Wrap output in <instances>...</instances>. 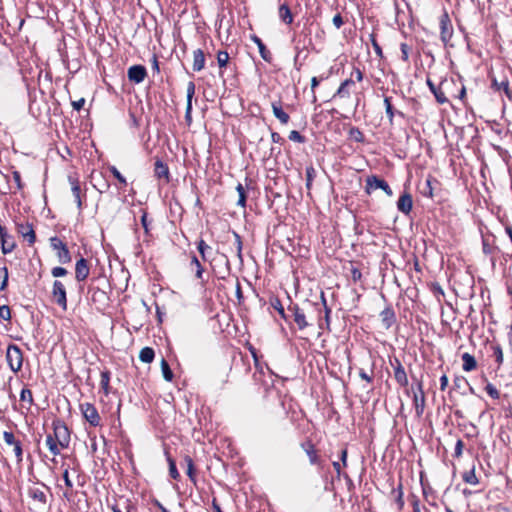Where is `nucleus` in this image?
Returning <instances> with one entry per match:
<instances>
[{"instance_id": "72a5a7b5", "label": "nucleus", "mask_w": 512, "mask_h": 512, "mask_svg": "<svg viewBox=\"0 0 512 512\" xmlns=\"http://www.w3.org/2000/svg\"><path fill=\"white\" fill-rule=\"evenodd\" d=\"M46 445L48 446L50 452L53 455L60 454V449H62L59 444L57 443V440L55 439L53 434H48L46 437Z\"/></svg>"}, {"instance_id": "e2e57ef3", "label": "nucleus", "mask_w": 512, "mask_h": 512, "mask_svg": "<svg viewBox=\"0 0 512 512\" xmlns=\"http://www.w3.org/2000/svg\"><path fill=\"white\" fill-rule=\"evenodd\" d=\"M431 291L434 294V296H436V297L444 296V291H443L442 287L440 286V284H438V283L431 284Z\"/></svg>"}, {"instance_id": "37998d69", "label": "nucleus", "mask_w": 512, "mask_h": 512, "mask_svg": "<svg viewBox=\"0 0 512 512\" xmlns=\"http://www.w3.org/2000/svg\"><path fill=\"white\" fill-rule=\"evenodd\" d=\"M20 400L22 402H27L29 407L33 405L34 401L32 391L29 388H23L20 393Z\"/></svg>"}, {"instance_id": "c85d7f7f", "label": "nucleus", "mask_w": 512, "mask_h": 512, "mask_svg": "<svg viewBox=\"0 0 512 512\" xmlns=\"http://www.w3.org/2000/svg\"><path fill=\"white\" fill-rule=\"evenodd\" d=\"M279 18L286 24H291L293 22V15L286 3H283L279 6L278 9Z\"/></svg>"}, {"instance_id": "a211bd4d", "label": "nucleus", "mask_w": 512, "mask_h": 512, "mask_svg": "<svg viewBox=\"0 0 512 512\" xmlns=\"http://www.w3.org/2000/svg\"><path fill=\"white\" fill-rule=\"evenodd\" d=\"M154 174L158 179H164L165 183L170 181V172L167 164L160 159H157L154 163Z\"/></svg>"}, {"instance_id": "f3484780", "label": "nucleus", "mask_w": 512, "mask_h": 512, "mask_svg": "<svg viewBox=\"0 0 512 512\" xmlns=\"http://www.w3.org/2000/svg\"><path fill=\"white\" fill-rule=\"evenodd\" d=\"M413 207V200L412 196L408 192H404L397 201V209L405 214L408 215L412 211Z\"/></svg>"}, {"instance_id": "cd10ccee", "label": "nucleus", "mask_w": 512, "mask_h": 512, "mask_svg": "<svg viewBox=\"0 0 512 512\" xmlns=\"http://www.w3.org/2000/svg\"><path fill=\"white\" fill-rule=\"evenodd\" d=\"M321 300H322V305L324 308L325 315H324V323L322 322V318L320 317L319 321H318V326L320 329H324V327L326 329H329L331 309L326 304V299H325L323 292L321 293Z\"/></svg>"}, {"instance_id": "2f4dec72", "label": "nucleus", "mask_w": 512, "mask_h": 512, "mask_svg": "<svg viewBox=\"0 0 512 512\" xmlns=\"http://www.w3.org/2000/svg\"><path fill=\"white\" fill-rule=\"evenodd\" d=\"M269 303H270V306L279 313V315L282 319H284V320L288 319V316L285 313L284 307L278 297H271Z\"/></svg>"}, {"instance_id": "4c0bfd02", "label": "nucleus", "mask_w": 512, "mask_h": 512, "mask_svg": "<svg viewBox=\"0 0 512 512\" xmlns=\"http://www.w3.org/2000/svg\"><path fill=\"white\" fill-rule=\"evenodd\" d=\"M186 465H187V471L186 474L189 477V479L195 484L196 483V476H195V467L194 462L190 456H185L184 458Z\"/></svg>"}, {"instance_id": "473e14b6", "label": "nucleus", "mask_w": 512, "mask_h": 512, "mask_svg": "<svg viewBox=\"0 0 512 512\" xmlns=\"http://www.w3.org/2000/svg\"><path fill=\"white\" fill-rule=\"evenodd\" d=\"M155 352L151 347H144L140 350L139 359L144 363H151L154 360Z\"/></svg>"}, {"instance_id": "412c9836", "label": "nucleus", "mask_w": 512, "mask_h": 512, "mask_svg": "<svg viewBox=\"0 0 512 512\" xmlns=\"http://www.w3.org/2000/svg\"><path fill=\"white\" fill-rule=\"evenodd\" d=\"M0 241L3 254L11 253L16 247L13 238L8 234L6 228L0 233Z\"/></svg>"}, {"instance_id": "5701e85b", "label": "nucleus", "mask_w": 512, "mask_h": 512, "mask_svg": "<svg viewBox=\"0 0 512 512\" xmlns=\"http://www.w3.org/2000/svg\"><path fill=\"white\" fill-rule=\"evenodd\" d=\"M380 317H381V322H382V326L385 328V329H389L392 327V325L395 323L396 321V315H395V312L394 310L391 308V307H387L385 308L381 313H380Z\"/></svg>"}, {"instance_id": "79ce46f5", "label": "nucleus", "mask_w": 512, "mask_h": 512, "mask_svg": "<svg viewBox=\"0 0 512 512\" xmlns=\"http://www.w3.org/2000/svg\"><path fill=\"white\" fill-rule=\"evenodd\" d=\"M305 172H306V188L310 190L312 187V182H313L314 178L316 177V170L313 167V165H310V166L306 167Z\"/></svg>"}, {"instance_id": "bb28decb", "label": "nucleus", "mask_w": 512, "mask_h": 512, "mask_svg": "<svg viewBox=\"0 0 512 512\" xmlns=\"http://www.w3.org/2000/svg\"><path fill=\"white\" fill-rule=\"evenodd\" d=\"M461 359L463 362L462 369L465 372H470V371H473L476 369L477 362L473 355H471L469 353H464V354H462Z\"/></svg>"}, {"instance_id": "69168bd1", "label": "nucleus", "mask_w": 512, "mask_h": 512, "mask_svg": "<svg viewBox=\"0 0 512 512\" xmlns=\"http://www.w3.org/2000/svg\"><path fill=\"white\" fill-rule=\"evenodd\" d=\"M249 351L254 359L255 369H259V366H262L259 362L257 350L252 345L249 346Z\"/></svg>"}, {"instance_id": "3c124183", "label": "nucleus", "mask_w": 512, "mask_h": 512, "mask_svg": "<svg viewBox=\"0 0 512 512\" xmlns=\"http://www.w3.org/2000/svg\"><path fill=\"white\" fill-rule=\"evenodd\" d=\"M109 171L112 175L119 181L123 186L127 185L126 178L119 172V170L115 166H110Z\"/></svg>"}, {"instance_id": "7c9ffc66", "label": "nucleus", "mask_w": 512, "mask_h": 512, "mask_svg": "<svg viewBox=\"0 0 512 512\" xmlns=\"http://www.w3.org/2000/svg\"><path fill=\"white\" fill-rule=\"evenodd\" d=\"M110 376L111 373L109 370L101 371L100 386L106 396L110 393Z\"/></svg>"}, {"instance_id": "864d4df0", "label": "nucleus", "mask_w": 512, "mask_h": 512, "mask_svg": "<svg viewBox=\"0 0 512 512\" xmlns=\"http://www.w3.org/2000/svg\"><path fill=\"white\" fill-rule=\"evenodd\" d=\"M0 318L5 321L11 320V310L8 305H2L0 306Z\"/></svg>"}, {"instance_id": "0eeeda50", "label": "nucleus", "mask_w": 512, "mask_h": 512, "mask_svg": "<svg viewBox=\"0 0 512 512\" xmlns=\"http://www.w3.org/2000/svg\"><path fill=\"white\" fill-rule=\"evenodd\" d=\"M3 439L6 445L13 448L17 463H21L23 461V448L21 441L16 439L14 433L11 431H4Z\"/></svg>"}, {"instance_id": "c756f323", "label": "nucleus", "mask_w": 512, "mask_h": 512, "mask_svg": "<svg viewBox=\"0 0 512 512\" xmlns=\"http://www.w3.org/2000/svg\"><path fill=\"white\" fill-rule=\"evenodd\" d=\"M28 495L31 497L34 501L39 502L41 505H45L47 503V497L46 494L40 490L39 488H29Z\"/></svg>"}, {"instance_id": "0e129e2a", "label": "nucleus", "mask_w": 512, "mask_h": 512, "mask_svg": "<svg viewBox=\"0 0 512 512\" xmlns=\"http://www.w3.org/2000/svg\"><path fill=\"white\" fill-rule=\"evenodd\" d=\"M464 443L461 439H458L455 445L454 456L459 458L463 453Z\"/></svg>"}, {"instance_id": "f03ea898", "label": "nucleus", "mask_w": 512, "mask_h": 512, "mask_svg": "<svg viewBox=\"0 0 512 512\" xmlns=\"http://www.w3.org/2000/svg\"><path fill=\"white\" fill-rule=\"evenodd\" d=\"M53 435L62 449L68 448L70 444V432L66 424L61 420L52 423Z\"/></svg>"}, {"instance_id": "7ed1b4c3", "label": "nucleus", "mask_w": 512, "mask_h": 512, "mask_svg": "<svg viewBox=\"0 0 512 512\" xmlns=\"http://www.w3.org/2000/svg\"><path fill=\"white\" fill-rule=\"evenodd\" d=\"M50 246L57 251V258L61 264L71 262V254L67 245L57 236L50 238Z\"/></svg>"}, {"instance_id": "39448f33", "label": "nucleus", "mask_w": 512, "mask_h": 512, "mask_svg": "<svg viewBox=\"0 0 512 512\" xmlns=\"http://www.w3.org/2000/svg\"><path fill=\"white\" fill-rule=\"evenodd\" d=\"M80 410L84 419L93 427L100 425L101 418L96 407L91 403L80 404Z\"/></svg>"}, {"instance_id": "423d86ee", "label": "nucleus", "mask_w": 512, "mask_h": 512, "mask_svg": "<svg viewBox=\"0 0 512 512\" xmlns=\"http://www.w3.org/2000/svg\"><path fill=\"white\" fill-rule=\"evenodd\" d=\"M52 297L54 302L60 306L64 311L67 310V296H66V288L64 284L55 280L52 286Z\"/></svg>"}, {"instance_id": "b1692460", "label": "nucleus", "mask_w": 512, "mask_h": 512, "mask_svg": "<svg viewBox=\"0 0 512 512\" xmlns=\"http://www.w3.org/2000/svg\"><path fill=\"white\" fill-rule=\"evenodd\" d=\"M274 116L280 121L281 124L289 122V115L283 110L281 101H274L271 103Z\"/></svg>"}, {"instance_id": "6e6d98bb", "label": "nucleus", "mask_w": 512, "mask_h": 512, "mask_svg": "<svg viewBox=\"0 0 512 512\" xmlns=\"http://www.w3.org/2000/svg\"><path fill=\"white\" fill-rule=\"evenodd\" d=\"M197 248H198V251H199V253L201 254V256H202L203 260H206V259H207V258H206V252H207L208 250H211V247H210L209 245H207V244L205 243V241H204V240H200V241L198 242V246H197Z\"/></svg>"}, {"instance_id": "2eb2a0df", "label": "nucleus", "mask_w": 512, "mask_h": 512, "mask_svg": "<svg viewBox=\"0 0 512 512\" xmlns=\"http://www.w3.org/2000/svg\"><path fill=\"white\" fill-rule=\"evenodd\" d=\"M391 365L394 368V379L396 380V382L402 387L407 386L408 377L401 362L397 358H395V364L391 363Z\"/></svg>"}, {"instance_id": "c03bdc74", "label": "nucleus", "mask_w": 512, "mask_h": 512, "mask_svg": "<svg viewBox=\"0 0 512 512\" xmlns=\"http://www.w3.org/2000/svg\"><path fill=\"white\" fill-rule=\"evenodd\" d=\"M384 105H385L386 115H387V117L389 119V122L392 124L395 112H394V109L392 107L390 97H385L384 98Z\"/></svg>"}, {"instance_id": "052dcab7", "label": "nucleus", "mask_w": 512, "mask_h": 512, "mask_svg": "<svg viewBox=\"0 0 512 512\" xmlns=\"http://www.w3.org/2000/svg\"><path fill=\"white\" fill-rule=\"evenodd\" d=\"M235 244L237 249V256L240 260H242V240L238 233L234 232Z\"/></svg>"}, {"instance_id": "4d7b16f0", "label": "nucleus", "mask_w": 512, "mask_h": 512, "mask_svg": "<svg viewBox=\"0 0 512 512\" xmlns=\"http://www.w3.org/2000/svg\"><path fill=\"white\" fill-rule=\"evenodd\" d=\"M288 138L291 140V141H294V142H297V143H304L305 142V137L303 135H301L298 131L296 130H292L290 133H289V136Z\"/></svg>"}, {"instance_id": "a878e982", "label": "nucleus", "mask_w": 512, "mask_h": 512, "mask_svg": "<svg viewBox=\"0 0 512 512\" xmlns=\"http://www.w3.org/2000/svg\"><path fill=\"white\" fill-rule=\"evenodd\" d=\"M205 67V55L202 49L193 51V70L199 72Z\"/></svg>"}, {"instance_id": "c9c22d12", "label": "nucleus", "mask_w": 512, "mask_h": 512, "mask_svg": "<svg viewBox=\"0 0 512 512\" xmlns=\"http://www.w3.org/2000/svg\"><path fill=\"white\" fill-rule=\"evenodd\" d=\"M462 479L467 484L477 485L479 483V479L475 474V466H473L470 470L465 471L462 475Z\"/></svg>"}, {"instance_id": "dca6fc26", "label": "nucleus", "mask_w": 512, "mask_h": 512, "mask_svg": "<svg viewBox=\"0 0 512 512\" xmlns=\"http://www.w3.org/2000/svg\"><path fill=\"white\" fill-rule=\"evenodd\" d=\"M301 448L305 451L312 465H320V457L317 454L314 444L311 440H306L301 443Z\"/></svg>"}, {"instance_id": "9b49d317", "label": "nucleus", "mask_w": 512, "mask_h": 512, "mask_svg": "<svg viewBox=\"0 0 512 512\" xmlns=\"http://www.w3.org/2000/svg\"><path fill=\"white\" fill-rule=\"evenodd\" d=\"M127 76L131 82L139 84L146 78L147 70L143 65H133L128 69Z\"/></svg>"}, {"instance_id": "13d9d810", "label": "nucleus", "mask_w": 512, "mask_h": 512, "mask_svg": "<svg viewBox=\"0 0 512 512\" xmlns=\"http://www.w3.org/2000/svg\"><path fill=\"white\" fill-rule=\"evenodd\" d=\"M400 50H401V59L404 62H408V60H409V52H410L409 45L406 44V43H401Z\"/></svg>"}, {"instance_id": "8fccbe9b", "label": "nucleus", "mask_w": 512, "mask_h": 512, "mask_svg": "<svg viewBox=\"0 0 512 512\" xmlns=\"http://www.w3.org/2000/svg\"><path fill=\"white\" fill-rule=\"evenodd\" d=\"M485 391L487 394L493 398V399H499L500 398V392L498 389L491 383H487L485 386Z\"/></svg>"}, {"instance_id": "603ef678", "label": "nucleus", "mask_w": 512, "mask_h": 512, "mask_svg": "<svg viewBox=\"0 0 512 512\" xmlns=\"http://www.w3.org/2000/svg\"><path fill=\"white\" fill-rule=\"evenodd\" d=\"M370 41H371L372 47H373L375 53L377 54V56L383 57L382 48L379 45V43L377 42L375 34H373V33L370 34Z\"/></svg>"}, {"instance_id": "f704fd0d", "label": "nucleus", "mask_w": 512, "mask_h": 512, "mask_svg": "<svg viewBox=\"0 0 512 512\" xmlns=\"http://www.w3.org/2000/svg\"><path fill=\"white\" fill-rule=\"evenodd\" d=\"M63 480H64L65 486L67 488L66 491L63 493V496L66 499L70 500L72 497L73 483L69 477V471L67 468L63 472Z\"/></svg>"}, {"instance_id": "680f3d73", "label": "nucleus", "mask_w": 512, "mask_h": 512, "mask_svg": "<svg viewBox=\"0 0 512 512\" xmlns=\"http://www.w3.org/2000/svg\"><path fill=\"white\" fill-rule=\"evenodd\" d=\"M186 92H187V103H189V101H190V103H192V98H193V96L195 94V84H194V82H192V81L188 82V84H187V91Z\"/></svg>"}, {"instance_id": "9d476101", "label": "nucleus", "mask_w": 512, "mask_h": 512, "mask_svg": "<svg viewBox=\"0 0 512 512\" xmlns=\"http://www.w3.org/2000/svg\"><path fill=\"white\" fill-rule=\"evenodd\" d=\"M288 311L291 313L294 322L300 330L308 327L309 323L306 320L305 310L299 307L297 304H292L288 307Z\"/></svg>"}, {"instance_id": "6e6552de", "label": "nucleus", "mask_w": 512, "mask_h": 512, "mask_svg": "<svg viewBox=\"0 0 512 512\" xmlns=\"http://www.w3.org/2000/svg\"><path fill=\"white\" fill-rule=\"evenodd\" d=\"M68 182L71 186V191L77 204V208L81 211L83 208L82 196L86 197V194H82L79 178L76 174H70L68 175Z\"/></svg>"}, {"instance_id": "49530a36", "label": "nucleus", "mask_w": 512, "mask_h": 512, "mask_svg": "<svg viewBox=\"0 0 512 512\" xmlns=\"http://www.w3.org/2000/svg\"><path fill=\"white\" fill-rule=\"evenodd\" d=\"M263 378H264L263 367L259 366V369H256V371L253 374V380L257 384H262L264 386H267V384Z\"/></svg>"}, {"instance_id": "a19ab883", "label": "nucleus", "mask_w": 512, "mask_h": 512, "mask_svg": "<svg viewBox=\"0 0 512 512\" xmlns=\"http://www.w3.org/2000/svg\"><path fill=\"white\" fill-rule=\"evenodd\" d=\"M349 136L358 143H363L365 141L364 134L358 127H351L349 129Z\"/></svg>"}, {"instance_id": "338daca9", "label": "nucleus", "mask_w": 512, "mask_h": 512, "mask_svg": "<svg viewBox=\"0 0 512 512\" xmlns=\"http://www.w3.org/2000/svg\"><path fill=\"white\" fill-rule=\"evenodd\" d=\"M332 22H333V25L339 29L342 27V25L344 24V20H343V17L340 13H337L333 19H332Z\"/></svg>"}, {"instance_id": "de8ad7c7", "label": "nucleus", "mask_w": 512, "mask_h": 512, "mask_svg": "<svg viewBox=\"0 0 512 512\" xmlns=\"http://www.w3.org/2000/svg\"><path fill=\"white\" fill-rule=\"evenodd\" d=\"M168 463H169V474H170L171 478H173L175 480L179 479L180 474L177 470L175 461L171 457H168Z\"/></svg>"}, {"instance_id": "393cba45", "label": "nucleus", "mask_w": 512, "mask_h": 512, "mask_svg": "<svg viewBox=\"0 0 512 512\" xmlns=\"http://www.w3.org/2000/svg\"><path fill=\"white\" fill-rule=\"evenodd\" d=\"M491 87L495 91H503L507 98L512 101V90L509 87V81L507 78L502 80L501 82H498L496 78H492V84Z\"/></svg>"}, {"instance_id": "ddd939ff", "label": "nucleus", "mask_w": 512, "mask_h": 512, "mask_svg": "<svg viewBox=\"0 0 512 512\" xmlns=\"http://www.w3.org/2000/svg\"><path fill=\"white\" fill-rule=\"evenodd\" d=\"M417 389L419 393H414L413 404L415 406L417 416H421L425 407V394L423 391V384L421 381L417 382Z\"/></svg>"}, {"instance_id": "4468645a", "label": "nucleus", "mask_w": 512, "mask_h": 512, "mask_svg": "<svg viewBox=\"0 0 512 512\" xmlns=\"http://www.w3.org/2000/svg\"><path fill=\"white\" fill-rule=\"evenodd\" d=\"M90 267L88 261L81 257L75 264V279L78 282H82L89 276Z\"/></svg>"}, {"instance_id": "bf43d9fd", "label": "nucleus", "mask_w": 512, "mask_h": 512, "mask_svg": "<svg viewBox=\"0 0 512 512\" xmlns=\"http://www.w3.org/2000/svg\"><path fill=\"white\" fill-rule=\"evenodd\" d=\"M67 273H68L67 269L60 267V266L54 267L51 270V274L55 278L63 277L65 275H67Z\"/></svg>"}, {"instance_id": "ea45409f", "label": "nucleus", "mask_w": 512, "mask_h": 512, "mask_svg": "<svg viewBox=\"0 0 512 512\" xmlns=\"http://www.w3.org/2000/svg\"><path fill=\"white\" fill-rule=\"evenodd\" d=\"M420 193L424 197L432 198L433 197V188H432V180L431 178H427L425 183L420 188Z\"/></svg>"}, {"instance_id": "aec40b11", "label": "nucleus", "mask_w": 512, "mask_h": 512, "mask_svg": "<svg viewBox=\"0 0 512 512\" xmlns=\"http://www.w3.org/2000/svg\"><path fill=\"white\" fill-rule=\"evenodd\" d=\"M430 91L434 94L436 101L439 104H445L448 103V98L446 97L444 91H443V83H441L439 86H436L432 80L429 78L426 81Z\"/></svg>"}, {"instance_id": "e433bc0d", "label": "nucleus", "mask_w": 512, "mask_h": 512, "mask_svg": "<svg viewBox=\"0 0 512 512\" xmlns=\"http://www.w3.org/2000/svg\"><path fill=\"white\" fill-rule=\"evenodd\" d=\"M491 349L493 351V357L497 363V369H499L504 361L502 347L499 344H495L491 346Z\"/></svg>"}, {"instance_id": "f8f14e48", "label": "nucleus", "mask_w": 512, "mask_h": 512, "mask_svg": "<svg viewBox=\"0 0 512 512\" xmlns=\"http://www.w3.org/2000/svg\"><path fill=\"white\" fill-rule=\"evenodd\" d=\"M17 232L21 234L24 239L27 240L30 246L36 242V234L32 224L28 222L17 223Z\"/></svg>"}, {"instance_id": "20e7f679", "label": "nucleus", "mask_w": 512, "mask_h": 512, "mask_svg": "<svg viewBox=\"0 0 512 512\" xmlns=\"http://www.w3.org/2000/svg\"><path fill=\"white\" fill-rule=\"evenodd\" d=\"M376 189L383 190L386 193V195L390 197L393 195L392 189L384 179H381L376 175L368 176L366 178L365 192L367 194H371L372 191Z\"/></svg>"}, {"instance_id": "4be33fe9", "label": "nucleus", "mask_w": 512, "mask_h": 512, "mask_svg": "<svg viewBox=\"0 0 512 512\" xmlns=\"http://www.w3.org/2000/svg\"><path fill=\"white\" fill-rule=\"evenodd\" d=\"M250 39L251 41H253L258 49H259V53H260V56L261 58L265 61V62H268V63H271L272 62V54L271 52L267 49V47L265 46V44L262 42V40L255 34L253 35H250Z\"/></svg>"}, {"instance_id": "5fc2aeb1", "label": "nucleus", "mask_w": 512, "mask_h": 512, "mask_svg": "<svg viewBox=\"0 0 512 512\" xmlns=\"http://www.w3.org/2000/svg\"><path fill=\"white\" fill-rule=\"evenodd\" d=\"M323 79H324V77H321L320 79L317 77H312V79H311V90H312V102L313 103H315L317 101L315 89L318 87L320 81Z\"/></svg>"}, {"instance_id": "1a4fd4ad", "label": "nucleus", "mask_w": 512, "mask_h": 512, "mask_svg": "<svg viewBox=\"0 0 512 512\" xmlns=\"http://www.w3.org/2000/svg\"><path fill=\"white\" fill-rule=\"evenodd\" d=\"M440 38L444 44H447L453 35V27L448 14L445 12L440 16Z\"/></svg>"}, {"instance_id": "58836bf2", "label": "nucleus", "mask_w": 512, "mask_h": 512, "mask_svg": "<svg viewBox=\"0 0 512 512\" xmlns=\"http://www.w3.org/2000/svg\"><path fill=\"white\" fill-rule=\"evenodd\" d=\"M161 371H162L163 378L166 381L171 382L173 380L174 374H173L168 362L164 358L161 361Z\"/></svg>"}, {"instance_id": "774afa93", "label": "nucleus", "mask_w": 512, "mask_h": 512, "mask_svg": "<svg viewBox=\"0 0 512 512\" xmlns=\"http://www.w3.org/2000/svg\"><path fill=\"white\" fill-rule=\"evenodd\" d=\"M351 276H352V279L356 282L361 279L362 273L357 267H352L351 268Z\"/></svg>"}, {"instance_id": "6ab92c4d", "label": "nucleus", "mask_w": 512, "mask_h": 512, "mask_svg": "<svg viewBox=\"0 0 512 512\" xmlns=\"http://www.w3.org/2000/svg\"><path fill=\"white\" fill-rule=\"evenodd\" d=\"M355 86V81L351 78L344 80L335 94L333 95V98H349L351 95V88Z\"/></svg>"}, {"instance_id": "09e8293b", "label": "nucleus", "mask_w": 512, "mask_h": 512, "mask_svg": "<svg viewBox=\"0 0 512 512\" xmlns=\"http://www.w3.org/2000/svg\"><path fill=\"white\" fill-rule=\"evenodd\" d=\"M229 61V54L226 51H219L217 53V63L220 68L225 67Z\"/></svg>"}, {"instance_id": "a18cd8bd", "label": "nucleus", "mask_w": 512, "mask_h": 512, "mask_svg": "<svg viewBox=\"0 0 512 512\" xmlns=\"http://www.w3.org/2000/svg\"><path fill=\"white\" fill-rule=\"evenodd\" d=\"M236 190H237L238 196H239L237 204L241 207H245L246 206V192H245L243 185L239 183L236 187Z\"/></svg>"}, {"instance_id": "f257e3e1", "label": "nucleus", "mask_w": 512, "mask_h": 512, "mask_svg": "<svg viewBox=\"0 0 512 512\" xmlns=\"http://www.w3.org/2000/svg\"><path fill=\"white\" fill-rule=\"evenodd\" d=\"M6 361L13 372L21 370L23 365L22 350L16 344H9L6 351Z\"/></svg>"}]
</instances>
